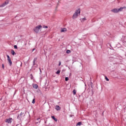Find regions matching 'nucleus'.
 <instances>
[{
    "label": "nucleus",
    "instance_id": "1",
    "mask_svg": "<svg viewBox=\"0 0 126 126\" xmlns=\"http://www.w3.org/2000/svg\"><path fill=\"white\" fill-rule=\"evenodd\" d=\"M80 14V9H78L77 10H76L75 11V13L73 14L72 16L73 19H75L76 18H77V17L78 15Z\"/></svg>",
    "mask_w": 126,
    "mask_h": 126
},
{
    "label": "nucleus",
    "instance_id": "2",
    "mask_svg": "<svg viewBox=\"0 0 126 126\" xmlns=\"http://www.w3.org/2000/svg\"><path fill=\"white\" fill-rule=\"evenodd\" d=\"M112 12L114 13H118L120 11H123V8H120L119 9L114 8L111 10Z\"/></svg>",
    "mask_w": 126,
    "mask_h": 126
},
{
    "label": "nucleus",
    "instance_id": "3",
    "mask_svg": "<svg viewBox=\"0 0 126 126\" xmlns=\"http://www.w3.org/2000/svg\"><path fill=\"white\" fill-rule=\"evenodd\" d=\"M41 28H42L41 25H38L33 29V31H34L35 33H39V30H40Z\"/></svg>",
    "mask_w": 126,
    "mask_h": 126
},
{
    "label": "nucleus",
    "instance_id": "4",
    "mask_svg": "<svg viewBox=\"0 0 126 126\" xmlns=\"http://www.w3.org/2000/svg\"><path fill=\"white\" fill-rule=\"evenodd\" d=\"M13 121V119H12V118H8V119H5V122L7 124H11Z\"/></svg>",
    "mask_w": 126,
    "mask_h": 126
},
{
    "label": "nucleus",
    "instance_id": "5",
    "mask_svg": "<svg viewBox=\"0 0 126 126\" xmlns=\"http://www.w3.org/2000/svg\"><path fill=\"white\" fill-rule=\"evenodd\" d=\"M23 117H24V113L21 112L20 115H18L17 119H18V120H21V118H23Z\"/></svg>",
    "mask_w": 126,
    "mask_h": 126
},
{
    "label": "nucleus",
    "instance_id": "6",
    "mask_svg": "<svg viewBox=\"0 0 126 126\" xmlns=\"http://www.w3.org/2000/svg\"><path fill=\"white\" fill-rule=\"evenodd\" d=\"M8 4V0L5 1L4 3H2V4L0 5V7H4V6H5V5H7Z\"/></svg>",
    "mask_w": 126,
    "mask_h": 126
},
{
    "label": "nucleus",
    "instance_id": "7",
    "mask_svg": "<svg viewBox=\"0 0 126 126\" xmlns=\"http://www.w3.org/2000/svg\"><path fill=\"white\" fill-rule=\"evenodd\" d=\"M7 60L8 61V63H9V65H11V64H12V62H11L10 57L8 55H7Z\"/></svg>",
    "mask_w": 126,
    "mask_h": 126
},
{
    "label": "nucleus",
    "instance_id": "8",
    "mask_svg": "<svg viewBox=\"0 0 126 126\" xmlns=\"http://www.w3.org/2000/svg\"><path fill=\"white\" fill-rule=\"evenodd\" d=\"M37 61V58H35L33 59V65H35V67H37V66H38V65H37V64L35 63V62Z\"/></svg>",
    "mask_w": 126,
    "mask_h": 126
},
{
    "label": "nucleus",
    "instance_id": "9",
    "mask_svg": "<svg viewBox=\"0 0 126 126\" xmlns=\"http://www.w3.org/2000/svg\"><path fill=\"white\" fill-rule=\"evenodd\" d=\"M67 31L66 28H63L61 29V32H63V33H65Z\"/></svg>",
    "mask_w": 126,
    "mask_h": 126
},
{
    "label": "nucleus",
    "instance_id": "10",
    "mask_svg": "<svg viewBox=\"0 0 126 126\" xmlns=\"http://www.w3.org/2000/svg\"><path fill=\"white\" fill-rule=\"evenodd\" d=\"M55 109L57 110V111H60V110H61V107H60L59 105H56L55 106Z\"/></svg>",
    "mask_w": 126,
    "mask_h": 126
},
{
    "label": "nucleus",
    "instance_id": "11",
    "mask_svg": "<svg viewBox=\"0 0 126 126\" xmlns=\"http://www.w3.org/2000/svg\"><path fill=\"white\" fill-rule=\"evenodd\" d=\"M52 119H53L55 122H58V119L55 118V116H51Z\"/></svg>",
    "mask_w": 126,
    "mask_h": 126
},
{
    "label": "nucleus",
    "instance_id": "12",
    "mask_svg": "<svg viewBox=\"0 0 126 126\" xmlns=\"http://www.w3.org/2000/svg\"><path fill=\"white\" fill-rule=\"evenodd\" d=\"M80 20H81V22H84L85 20H86V18H82V19H80Z\"/></svg>",
    "mask_w": 126,
    "mask_h": 126
},
{
    "label": "nucleus",
    "instance_id": "13",
    "mask_svg": "<svg viewBox=\"0 0 126 126\" xmlns=\"http://www.w3.org/2000/svg\"><path fill=\"white\" fill-rule=\"evenodd\" d=\"M33 87L34 88V89H37V88H38V86L37 84H35L33 85Z\"/></svg>",
    "mask_w": 126,
    "mask_h": 126
},
{
    "label": "nucleus",
    "instance_id": "14",
    "mask_svg": "<svg viewBox=\"0 0 126 126\" xmlns=\"http://www.w3.org/2000/svg\"><path fill=\"white\" fill-rule=\"evenodd\" d=\"M11 54H12V56H14V55H15V54H16V53H15V52H14V50H11Z\"/></svg>",
    "mask_w": 126,
    "mask_h": 126
},
{
    "label": "nucleus",
    "instance_id": "15",
    "mask_svg": "<svg viewBox=\"0 0 126 126\" xmlns=\"http://www.w3.org/2000/svg\"><path fill=\"white\" fill-rule=\"evenodd\" d=\"M37 122H36L35 123V124H38V123H40V122H41V120L40 119V118H38V119H37Z\"/></svg>",
    "mask_w": 126,
    "mask_h": 126
},
{
    "label": "nucleus",
    "instance_id": "16",
    "mask_svg": "<svg viewBox=\"0 0 126 126\" xmlns=\"http://www.w3.org/2000/svg\"><path fill=\"white\" fill-rule=\"evenodd\" d=\"M73 95H76V91L75 90H73Z\"/></svg>",
    "mask_w": 126,
    "mask_h": 126
},
{
    "label": "nucleus",
    "instance_id": "17",
    "mask_svg": "<svg viewBox=\"0 0 126 126\" xmlns=\"http://www.w3.org/2000/svg\"><path fill=\"white\" fill-rule=\"evenodd\" d=\"M60 73H61V70H58L56 72V74H60Z\"/></svg>",
    "mask_w": 126,
    "mask_h": 126
},
{
    "label": "nucleus",
    "instance_id": "18",
    "mask_svg": "<svg viewBox=\"0 0 126 126\" xmlns=\"http://www.w3.org/2000/svg\"><path fill=\"white\" fill-rule=\"evenodd\" d=\"M81 125H82V123H81V122H78L77 124V126H81Z\"/></svg>",
    "mask_w": 126,
    "mask_h": 126
},
{
    "label": "nucleus",
    "instance_id": "19",
    "mask_svg": "<svg viewBox=\"0 0 126 126\" xmlns=\"http://www.w3.org/2000/svg\"><path fill=\"white\" fill-rule=\"evenodd\" d=\"M66 53V54H70V50H67Z\"/></svg>",
    "mask_w": 126,
    "mask_h": 126
},
{
    "label": "nucleus",
    "instance_id": "20",
    "mask_svg": "<svg viewBox=\"0 0 126 126\" xmlns=\"http://www.w3.org/2000/svg\"><path fill=\"white\" fill-rule=\"evenodd\" d=\"M123 42L124 44H126V39H124L123 40Z\"/></svg>",
    "mask_w": 126,
    "mask_h": 126
},
{
    "label": "nucleus",
    "instance_id": "21",
    "mask_svg": "<svg viewBox=\"0 0 126 126\" xmlns=\"http://www.w3.org/2000/svg\"><path fill=\"white\" fill-rule=\"evenodd\" d=\"M65 80L66 81H68V77H65Z\"/></svg>",
    "mask_w": 126,
    "mask_h": 126
},
{
    "label": "nucleus",
    "instance_id": "22",
    "mask_svg": "<svg viewBox=\"0 0 126 126\" xmlns=\"http://www.w3.org/2000/svg\"><path fill=\"white\" fill-rule=\"evenodd\" d=\"M105 80H106V81H109V79H108V77H107V76L105 77Z\"/></svg>",
    "mask_w": 126,
    "mask_h": 126
},
{
    "label": "nucleus",
    "instance_id": "23",
    "mask_svg": "<svg viewBox=\"0 0 126 126\" xmlns=\"http://www.w3.org/2000/svg\"><path fill=\"white\" fill-rule=\"evenodd\" d=\"M32 104H35V98H34V99L32 100Z\"/></svg>",
    "mask_w": 126,
    "mask_h": 126
},
{
    "label": "nucleus",
    "instance_id": "24",
    "mask_svg": "<svg viewBox=\"0 0 126 126\" xmlns=\"http://www.w3.org/2000/svg\"><path fill=\"white\" fill-rule=\"evenodd\" d=\"M14 49H17V45H14Z\"/></svg>",
    "mask_w": 126,
    "mask_h": 126
},
{
    "label": "nucleus",
    "instance_id": "25",
    "mask_svg": "<svg viewBox=\"0 0 126 126\" xmlns=\"http://www.w3.org/2000/svg\"><path fill=\"white\" fill-rule=\"evenodd\" d=\"M62 64V62L61 61L59 62V66H60Z\"/></svg>",
    "mask_w": 126,
    "mask_h": 126
},
{
    "label": "nucleus",
    "instance_id": "26",
    "mask_svg": "<svg viewBox=\"0 0 126 126\" xmlns=\"http://www.w3.org/2000/svg\"><path fill=\"white\" fill-rule=\"evenodd\" d=\"M2 68H4V64H2Z\"/></svg>",
    "mask_w": 126,
    "mask_h": 126
},
{
    "label": "nucleus",
    "instance_id": "27",
    "mask_svg": "<svg viewBox=\"0 0 126 126\" xmlns=\"http://www.w3.org/2000/svg\"><path fill=\"white\" fill-rule=\"evenodd\" d=\"M121 8H122V10L124 8H126V7H121Z\"/></svg>",
    "mask_w": 126,
    "mask_h": 126
},
{
    "label": "nucleus",
    "instance_id": "28",
    "mask_svg": "<svg viewBox=\"0 0 126 126\" xmlns=\"http://www.w3.org/2000/svg\"><path fill=\"white\" fill-rule=\"evenodd\" d=\"M44 28H48V26H46L44 27Z\"/></svg>",
    "mask_w": 126,
    "mask_h": 126
},
{
    "label": "nucleus",
    "instance_id": "29",
    "mask_svg": "<svg viewBox=\"0 0 126 126\" xmlns=\"http://www.w3.org/2000/svg\"><path fill=\"white\" fill-rule=\"evenodd\" d=\"M109 59H110V60H112V59H113V58L112 57H109Z\"/></svg>",
    "mask_w": 126,
    "mask_h": 126
},
{
    "label": "nucleus",
    "instance_id": "30",
    "mask_svg": "<svg viewBox=\"0 0 126 126\" xmlns=\"http://www.w3.org/2000/svg\"><path fill=\"white\" fill-rule=\"evenodd\" d=\"M39 70L40 71V72H42V71L41 70V68H39Z\"/></svg>",
    "mask_w": 126,
    "mask_h": 126
},
{
    "label": "nucleus",
    "instance_id": "31",
    "mask_svg": "<svg viewBox=\"0 0 126 126\" xmlns=\"http://www.w3.org/2000/svg\"><path fill=\"white\" fill-rule=\"evenodd\" d=\"M32 51H35V48H34V49L32 50Z\"/></svg>",
    "mask_w": 126,
    "mask_h": 126
},
{
    "label": "nucleus",
    "instance_id": "32",
    "mask_svg": "<svg viewBox=\"0 0 126 126\" xmlns=\"http://www.w3.org/2000/svg\"><path fill=\"white\" fill-rule=\"evenodd\" d=\"M91 87H92V85H91Z\"/></svg>",
    "mask_w": 126,
    "mask_h": 126
},
{
    "label": "nucleus",
    "instance_id": "33",
    "mask_svg": "<svg viewBox=\"0 0 126 126\" xmlns=\"http://www.w3.org/2000/svg\"><path fill=\"white\" fill-rule=\"evenodd\" d=\"M45 123L46 124V122H45Z\"/></svg>",
    "mask_w": 126,
    "mask_h": 126
}]
</instances>
